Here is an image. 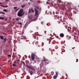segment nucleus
Segmentation results:
<instances>
[{
    "label": "nucleus",
    "instance_id": "obj_5",
    "mask_svg": "<svg viewBox=\"0 0 79 79\" xmlns=\"http://www.w3.org/2000/svg\"><path fill=\"white\" fill-rule=\"evenodd\" d=\"M56 74L54 76L53 78L54 79H56L57 78V77L58 76V72H56Z\"/></svg>",
    "mask_w": 79,
    "mask_h": 79
},
{
    "label": "nucleus",
    "instance_id": "obj_10",
    "mask_svg": "<svg viewBox=\"0 0 79 79\" xmlns=\"http://www.w3.org/2000/svg\"><path fill=\"white\" fill-rule=\"evenodd\" d=\"M64 34L63 33H61V34H60V37H61V38H63V37H64Z\"/></svg>",
    "mask_w": 79,
    "mask_h": 79
},
{
    "label": "nucleus",
    "instance_id": "obj_36",
    "mask_svg": "<svg viewBox=\"0 0 79 79\" xmlns=\"http://www.w3.org/2000/svg\"><path fill=\"white\" fill-rule=\"evenodd\" d=\"M2 2H0V4H2Z\"/></svg>",
    "mask_w": 79,
    "mask_h": 79
},
{
    "label": "nucleus",
    "instance_id": "obj_21",
    "mask_svg": "<svg viewBox=\"0 0 79 79\" xmlns=\"http://www.w3.org/2000/svg\"><path fill=\"white\" fill-rule=\"evenodd\" d=\"M0 13H1V14H3L4 15H5V12H0Z\"/></svg>",
    "mask_w": 79,
    "mask_h": 79
},
{
    "label": "nucleus",
    "instance_id": "obj_22",
    "mask_svg": "<svg viewBox=\"0 0 79 79\" xmlns=\"http://www.w3.org/2000/svg\"><path fill=\"white\" fill-rule=\"evenodd\" d=\"M38 44V41H36L35 43V44L36 45H37Z\"/></svg>",
    "mask_w": 79,
    "mask_h": 79
},
{
    "label": "nucleus",
    "instance_id": "obj_18",
    "mask_svg": "<svg viewBox=\"0 0 79 79\" xmlns=\"http://www.w3.org/2000/svg\"><path fill=\"white\" fill-rule=\"evenodd\" d=\"M3 11L5 12H7V10L6 9H3Z\"/></svg>",
    "mask_w": 79,
    "mask_h": 79
},
{
    "label": "nucleus",
    "instance_id": "obj_47",
    "mask_svg": "<svg viewBox=\"0 0 79 79\" xmlns=\"http://www.w3.org/2000/svg\"><path fill=\"white\" fill-rule=\"evenodd\" d=\"M0 68H1V67H0Z\"/></svg>",
    "mask_w": 79,
    "mask_h": 79
},
{
    "label": "nucleus",
    "instance_id": "obj_30",
    "mask_svg": "<svg viewBox=\"0 0 79 79\" xmlns=\"http://www.w3.org/2000/svg\"><path fill=\"white\" fill-rule=\"evenodd\" d=\"M71 38V36H69V40H70Z\"/></svg>",
    "mask_w": 79,
    "mask_h": 79
},
{
    "label": "nucleus",
    "instance_id": "obj_19",
    "mask_svg": "<svg viewBox=\"0 0 79 79\" xmlns=\"http://www.w3.org/2000/svg\"><path fill=\"white\" fill-rule=\"evenodd\" d=\"M49 3H50V0H48L47 2V4H49Z\"/></svg>",
    "mask_w": 79,
    "mask_h": 79
},
{
    "label": "nucleus",
    "instance_id": "obj_38",
    "mask_svg": "<svg viewBox=\"0 0 79 79\" xmlns=\"http://www.w3.org/2000/svg\"><path fill=\"white\" fill-rule=\"evenodd\" d=\"M56 37H57V39L58 38V36H57Z\"/></svg>",
    "mask_w": 79,
    "mask_h": 79
},
{
    "label": "nucleus",
    "instance_id": "obj_37",
    "mask_svg": "<svg viewBox=\"0 0 79 79\" xmlns=\"http://www.w3.org/2000/svg\"><path fill=\"white\" fill-rule=\"evenodd\" d=\"M59 2H61V1L59 0Z\"/></svg>",
    "mask_w": 79,
    "mask_h": 79
},
{
    "label": "nucleus",
    "instance_id": "obj_34",
    "mask_svg": "<svg viewBox=\"0 0 79 79\" xmlns=\"http://www.w3.org/2000/svg\"><path fill=\"white\" fill-rule=\"evenodd\" d=\"M29 40H26V42H29Z\"/></svg>",
    "mask_w": 79,
    "mask_h": 79
},
{
    "label": "nucleus",
    "instance_id": "obj_4",
    "mask_svg": "<svg viewBox=\"0 0 79 79\" xmlns=\"http://www.w3.org/2000/svg\"><path fill=\"white\" fill-rule=\"evenodd\" d=\"M26 67L28 69H31V70L33 71L34 73H35L36 72L35 69L34 68L33 66H31L30 65H27Z\"/></svg>",
    "mask_w": 79,
    "mask_h": 79
},
{
    "label": "nucleus",
    "instance_id": "obj_45",
    "mask_svg": "<svg viewBox=\"0 0 79 79\" xmlns=\"http://www.w3.org/2000/svg\"><path fill=\"white\" fill-rule=\"evenodd\" d=\"M31 21H32V19H31Z\"/></svg>",
    "mask_w": 79,
    "mask_h": 79
},
{
    "label": "nucleus",
    "instance_id": "obj_32",
    "mask_svg": "<svg viewBox=\"0 0 79 79\" xmlns=\"http://www.w3.org/2000/svg\"><path fill=\"white\" fill-rule=\"evenodd\" d=\"M8 56L10 57V55H8Z\"/></svg>",
    "mask_w": 79,
    "mask_h": 79
},
{
    "label": "nucleus",
    "instance_id": "obj_48",
    "mask_svg": "<svg viewBox=\"0 0 79 79\" xmlns=\"http://www.w3.org/2000/svg\"><path fill=\"white\" fill-rule=\"evenodd\" d=\"M50 35H51V34H50Z\"/></svg>",
    "mask_w": 79,
    "mask_h": 79
},
{
    "label": "nucleus",
    "instance_id": "obj_41",
    "mask_svg": "<svg viewBox=\"0 0 79 79\" xmlns=\"http://www.w3.org/2000/svg\"><path fill=\"white\" fill-rule=\"evenodd\" d=\"M34 39H36V37H34Z\"/></svg>",
    "mask_w": 79,
    "mask_h": 79
},
{
    "label": "nucleus",
    "instance_id": "obj_2",
    "mask_svg": "<svg viewBox=\"0 0 79 79\" xmlns=\"http://www.w3.org/2000/svg\"><path fill=\"white\" fill-rule=\"evenodd\" d=\"M49 63V61L48 59H45L42 61V64L43 65H46Z\"/></svg>",
    "mask_w": 79,
    "mask_h": 79
},
{
    "label": "nucleus",
    "instance_id": "obj_42",
    "mask_svg": "<svg viewBox=\"0 0 79 79\" xmlns=\"http://www.w3.org/2000/svg\"><path fill=\"white\" fill-rule=\"evenodd\" d=\"M2 66H3V65H1V67H2Z\"/></svg>",
    "mask_w": 79,
    "mask_h": 79
},
{
    "label": "nucleus",
    "instance_id": "obj_49",
    "mask_svg": "<svg viewBox=\"0 0 79 79\" xmlns=\"http://www.w3.org/2000/svg\"><path fill=\"white\" fill-rule=\"evenodd\" d=\"M10 57H11V56H10Z\"/></svg>",
    "mask_w": 79,
    "mask_h": 79
},
{
    "label": "nucleus",
    "instance_id": "obj_40",
    "mask_svg": "<svg viewBox=\"0 0 79 79\" xmlns=\"http://www.w3.org/2000/svg\"><path fill=\"white\" fill-rule=\"evenodd\" d=\"M6 1H8L9 0H5Z\"/></svg>",
    "mask_w": 79,
    "mask_h": 79
},
{
    "label": "nucleus",
    "instance_id": "obj_44",
    "mask_svg": "<svg viewBox=\"0 0 79 79\" xmlns=\"http://www.w3.org/2000/svg\"><path fill=\"white\" fill-rule=\"evenodd\" d=\"M51 42V41L50 40V41H49V42Z\"/></svg>",
    "mask_w": 79,
    "mask_h": 79
},
{
    "label": "nucleus",
    "instance_id": "obj_29",
    "mask_svg": "<svg viewBox=\"0 0 79 79\" xmlns=\"http://www.w3.org/2000/svg\"><path fill=\"white\" fill-rule=\"evenodd\" d=\"M76 60H77L76 62H77L78 61V60L77 59Z\"/></svg>",
    "mask_w": 79,
    "mask_h": 79
},
{
    "label": "nucleus",
    "instance_id": "obj_16",
    "mask_svg": "<svg viewBox=\"0 0 79 79\" xmlns=\"http://www.w3.org/2000/svg\"><path fill=\"white\" fill-rule=\"evenodd\" d=\"M26 6L25 5H23L21 6V7L22 8H24V7Z\"/></svg>",
    "mask_w": 79,
    "mask_h": 79
},
{
    "label": "nucleus",
    "instance_id": "obj_12",
    "mask_svg": "<svg viewBox=\"0 0 79 79\" xmlns=\"http://www.w3.org/2000/svg\"><path fill=\"white\" fill-rule=\"evenodd\" d=\"M0 38L2 40H3V39H4V36H1V35H0Z\"/></svg>",
    "mask_w": 79,
    "mask_h": 79
},
{
    "label": "nucleus",
    "instance_id": "obj_1",
    "mask_svg": "<svg viewBox=\"0 0 79 79\" xmlns=\"http://www.w3.org/2000/svg\"><path fill=\"white\" fill-rule=\"evenodd\" d=\"M23 9H20L18 12V15L19 17L23 16L24 14V12H23Z\"/></svg>",
    "mask_w": 79,
    "mask_h": 79
},
{
    "label": "nucleus",
    "instance_id": "obj_27",
    "mask_svg": "<svg viewBox=\"0 0 79 79\" xmlns=\"http://www.w3.org/2000/svg\"><path fill=\"white\" fill-rule=\"evenodd\" d=\"M24 34V32L23 31L21 34L22 35H23Z\"/></svg>",
    "mask_w": 79,
    "mask_h": 79
},
{
    "label": "nucleus",
    "instance_id": "obj_26",
    "mask_svg": "<svg viewBox=\"0 0 79 79\" xmlns=\"http://www.w3.org/2000/svg\"><path fill=\"white\" fill-rule=\"evenodd\" d=\"M22 63H23V64L24 65L25 64V63L24 62H23V61H22Z\"/></svg>",
    "mask_w": 79,
    "mask_h": 79
},
{
    "label": "nucleus",
    "instance_id": "obj_24",
    "mask_svg": "<svg viewBox=\"0 0 79 79\" xmlns=\"http://www.w3.org/2000/svg\"><path fill=\"white\" fill-rule=\"evenodd\" d=\"M10 25H8L7 27V28H8L9 29H10Z\"/></svg>",
    "mask_w": 79,
    "mask_h": 79
},
{
    "label": "nucleus",
    "instance_id": "obj_3",
    "mask_svg": "<svg viewBox=\"0 0 79 79\" xmlns=\"http://www.w3.org/2000/svg\"><path fill=\"white\" fill-rule=\"evenodd\" d=\"M34 7H35V8H35L34 10H35V16H36L38 15V10H38H39L40 7L39 6H35Z\"/></svg>",
    "mask_w": 79,
    "mask_h": 79
},
{
    "label": "nucleus",
    "instance_id": "obj_33",
    "mask_svg": "<svg viewBox=\"0 0 79 79\" xmlns=\"http://www.w3.org/2000/svg\"><path fill=\"white\" fill-rule=\"evenodd\" d=\"M65 51H62V52H65Z\"/></svg>",
    "mask_w": 79,
    "mask_h": 79
},
{
    "label": "nucleus",
    "instance_id": "obj_25",
    "mask_svg": "<svg viewBox=\"0 0 79 79\" xmlns=\"http://www.w3.org/2000/svg\"><path fill=\"white\" fill-rule=\"evenodd\" d=\"M10 34H11L12 33V30H11V28H10Z\"/></svg>",
    "mask_w": 79,
    "mask_h": 79
},
{
    "label": "nucleus",
    "instance_id": "obj_46",
    "mask_svg": "<svg viewBox=\"0 0 79 79\" xmlns=\"http://www.w3.org/2000/svg\"><path fill=\"white\" fill-rule=\"evenodd\" d=\"M72 49H73V48H72Z\"/></svg>",
    "mask_w": 79,
    "mask_h": 79
},
{
    "label": "nucleus",
    "instance_id": "obj_31",
    "mask_svg": "<svg viewBox=\"0 0 79 79\" xmlns=\"http://www.w3.org/2000/svg\"><path fill=\"white\" fill-rule=\"evenodd\" d=\"M17 40H18V41H20V40H19V38H17Z\"/></svg>",
    "mask_w": 79,
    "mask_h": 79
},
{
    "label": "nucleus",
    "instance_id": "obj_7",
    "mask_svg": "<svg viewBox=\"0 0 79 79\" xmlns=\"http://www.w3.org/2000/svg\"><path fill=\"white\" fill-rule=\"evenodd\" d=\"M14 9L15 10V12H16L18 11V10H19V8H18L17 9V7H14Z\"/></svg>",
    "mask_w": 79,
    "mask_h": 79
},
{
    "label": "nucleus",
    "instance_id": "obj_9",
    "mask_svg": "<svg viewBox=\"0 0 79 79\" xmlns=\"http://www.w3.org/2000/svg\"><path fill=\"white\" fill-rule=\"evenodd\" d=\"M31 12H32V13H34V11L32 8L29 10L28 13H31Z\"/></svg>",
    "mask_w": 79,
    "mask_h": 79
},
{
    "label": "nucleus",
    "instance_id": "obj_11",
    "mask_svg": "<svg viewBox=\"0 0 79 79\" xmlns=\"http://www.w3.org/2000/svg\"><path fill=\"white\" fill-rule=\"evenodd\" d=\"M29 71L30 74H31V75H32L33 73V71L32 70H29Z\"/></svg>",
    "mask_w": 79,
    "mask_h": 79
},
{
    "label": "nucleus",
    "instance_id": "obj_39",
    "mask_svg": "<svg viewBox=\"0 0 79 79\" xmlns=\"http://www.w3.org/2000/svg\"><path fill=\"white\" fill-rule=\"evenodd\" d=\"M27 79H29V78H27Z\"/></svg>",
    "mask_w": 79,
    "mask_h": 79
},
{
    "label": "nucleus",
    "instance_id": "obj_28",
    "mask_svg": "<svg viewBox=\"0 0 79 79\" xmlns=\"http://www.w3.org/2000/svg\"><path fill=\"white\" fill-rule=\"evenodd\" d=\"M19 24L21 25H22V23L21 22L19 23Z\"/></svg>",
    "mask_w": 79,
    "mask_h": 79
},
{
    "label": "nucleus",
    "instance_id": "obj_23",
    "mask_svg": "<svg viewBox=\"0 0 79 79\" xmlns=\"http://www.w3.org/2000/svg\"><path fill=\"white\" fill-rule=\"evenodd\" d=\"M20 20V19L19 18H17L16 19V20L18 21V20Z\"/></svg>",
    "mask_w": 79,
    "mask_h": 79
},
{
    "label": "nucleus",
    "instance_id": "obj_20",
    "mask_svg": "<svg viewBox=\"0 0 79 79\" xmlns=\"http://www.w3.org/2000/svg\"><path fill=\"white\" fill-rule=\"evenodd\" d=\"M13 66H14V67H15V66H16V64H13Z\"/></svg>",
    "mask_w": 79,
    "mask_h": 79
},
{
    "label": "nucleus",
    "instance_id": "obj_35",
    "mask_svg": "<svg viewBox=\"0 0 79 79\" xmlns=\"http://www.w3.org/2000/svg\"><path fill=\"white\" fill-rule=\"evenodd\" d=\"M16 63V61H15V62H14V63Z\"/></svg>",
    "mask_w": 79,
    "mask_h": 79
},
{
    "label": "nucleus",
    "instance_id": "obj_17",
    "mask_svg": "<svg viewBox=\"0 0 79 79\" xmlns=\"http://www.w3.org/2000/svg\"><path fill=\"white\" fill-rule=\"evenodd\" d=\"M5 19V18L0 17V19Z\"/></svg>",
    "mask_w": 79,
    "mask_h": 79
},
{
    "label": "nucleus",
    "instance_id": "obj_14",
    "mask_svg": "<svg viewBox=\"0 0 79 79\" xmlns=\"http://www.w3.org/2000/svg\"><path fill=\"white\" fill-rule=\"evenodd\" d=\"M1 6H2V7H4V8H6V7H8V5L4 6L2 5H1Z\"/></svg>",
    "mask_w": 79,
    "mask_h": 79
},
{
    "label": "nucleus",
    "instance_id": "obj_15",
    "mask_svg": "<svg viewBox=\"0 0 79 79\" xmlns=\"http://www.w3.org/2000/svg\"><path fill=\"white\" fill-rule=\"evenodd\" d=\"M6 38H5L4 39V40L3 41V43H5V42H6Z\"/></svg>",
    "mask_w": 79,
    "mask_h": 79
},
{
    "label": "nucleus",
    "instance_id": "obj_43",
    "mask_svg": "<svg viewBox=\"0 0 79 79\" xmlns=\"http://www.w3.org/2000/svg\"><path fill=\"white\" fill-rule=\"evenodd\" d=\"M33 0H30V1H32Z\"/></svg>",
    "mask_w": 79,
    "mask_h": 79
},
{
    "label": "nucleus",
    "instance_id": "obj_6",
    "mask_svg": "<svg viewBox=\"0 0 79 79\" xmlns=\"http://www.w3.org/2000/svg\"><path fill=\"white\" fill-rule=\"evenodd\" d=\"M31 59L34 60L35 59V54L34 53H32L31 54Z\"/></svg>",
    "mask_w": 79,
    "mask_h": 79
},
{
    "label": "nucleus",
    "instance_id": "obj_8",
    "mask_svg": "<svg viewBox=\"0 0 79 79\" xmlns=\"http://www.w3.org/2000/svg\"><path fill=\"white\" fill-rule=\"evenodd\" d=\"M26 40V37L24 35H22L21 37L20 40Z\"/></svg>",
    "mask_w": 79,
    "mask_h": 79
},
{
    "label": "nucleus",
    "instance_id": "obj_13",
    "mask_svg": "<svg viewBox=\"0 0 79 79\" xmlns=\"http://www.w3.org/2000/svg\"><path fill=\"white\" fill-rule=\"evenodd\" d=\"M71 29V28L70 27H69L68 29V31H70Z\"/></svg>",
    "mask_w": 79,
    "mask_h": 79
}]
</instances>
